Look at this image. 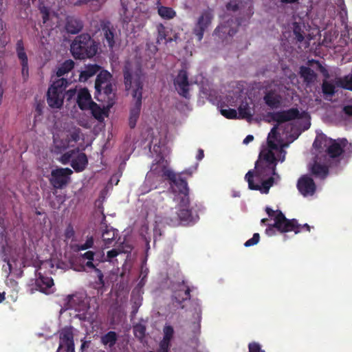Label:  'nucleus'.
<instances>
[{
    "label": "nucleus",
    "instance_id": "8",
    "mask_svg": "<svg viewBox=\"0 0 352 352\" xmlns=\"http://www.w3.org/2000/svg\"><path fill=\"white\" fill-rule=\"evenodd\" d=\"M179 209L178 212H177V215L174 218L170 219V222L173 226L179 225L182 222H193L197 219H198V215L197 213H194L191 209L189 208L190 207V201L188 200V204H186L185 206L184 205V203H182V201H180L179 203Z\"/></svg>",
    "mask_w": 352,
    "mask_h": 352
},
{
    "label": "nucleus",
    "instance_id": "47",
    "mask_svg": "<svg viewBox=\"0 0 352 352\" xmlns=\"http://www.w3.org/2000/svg\"><path fill=\"white\" fill-rule=\"evenodd\" d=\"M248 352H265L261 349V345L255 342H250L248 344Z\"/></svg>",
    "mask_w": 352,
    "mask_h": 352
},
{
    "label": "nucleus",
    "instance_id": "1",
    "mask_svg": "<svg viewBox=\"0 0 352 352\" xmlns=\"http://www.w3.org/2000/svg\"><path fill=\"white\" fill-rule=\"evenodd\" d=\"M277 158L271 150L260 152L255 162L254 170H250L245 176L248 188L267 194L274 184V175H276Z\"/></svg>",
    "mask_w": 352,
    "mask_h": 352
},
{
    "label": "nucleus",
    "instance_id": "20",
    "mask_svg": "<svg viewBox=\"0 0 352 352\" xmlns=\"http://www.w3.org/2000/svg\"><path fill=\"white\" fill-rule=\"evenodd\" d=\"M311 173L317 178L324 179L329 174V166L321 164L317 160L314 161L310 168Z\"/></svg>",
    "mask_w": 352,
    "mask_h": 352
},
{
    "label": "nucleus",
    "instance_id": "28",
    "mask_svg": "<svg viewBox=\"0 0 352 352\" xmlns=\"http://www.w3.org/2000/svg\"><path fill=\"white\" fill-rule=\"evenodd\" d=\"M16 52L21 65L28 63V56L25 52L23 42L21 39L17 41L16 45Z\"/></svg>",
    "mask_w": 352,
    "mask_h": 352
},
{
    "label": "nucleus",
    "instance_id": "34",
    "mask_svg": "<svg viewBox=\"0 0 352 352\" xmlns=\"http://www.w3.org/2000/svg\"><path fill=\"white\" fill-rule=\"evenodd\" d=\"M88 109L91 110L92 116L96 120H98V121H101L103 120V110L96 102H91L89 104Z\"/></svg>",
    "mask_w": 352,
    "mask_h": 352
},
{
    "label": "nucleus",
    "instance_id": "39",
    "mask_svg": "<svg viewBox=\"0 0 352 352\" xmlns=\"http://www.w3.org/2000/svg\"><path fill=\"white\" fill-rule=\"evenodd\" d=\"M157 43H160L161 42L165 41L167 42L166 40V30L164 25L162 23H160L157 25Z\"/></svg>",
    "mask_w": 352,
    "mask_h": 352
},
{
    "label": "nucleus",
    "instance_id": "52",
    "mask_svg": "<svg viewBox=\"0 0 352 352\" xmlns=\"http://www.w3.org/2000/svg\"><path fill=\"white\" fill-rule=\"evenodd\" d=\"M121 253L129 254L131 253L133 248L131 245L128 244L122 243L119 245Z\"/></svg>",
    "mask_w": 352,
    "mask_h": 352
},
{
    "label": "nucleus",
    "instance_id": "59",
    "mask_svg": "<svg viewBox=\"0 0 352 352\" xmlns=\"http://www.w3.org/2000/svg\"><path fill=\"white\" fill-rule=\"evenodd\" d=\"M89 3H96L95 6H97V10H100V8L107 2V0H89Z\"/></svg>",
    "mask_w": 352,
    "mask_h": 352
},
{
    "label": "nucleus",
    "instance_id": "29",
    "mask_svg": "<svg viewBox=\"0 0 352 352\" xmlns=\"http://www.w3.org/2000/svg\"><path fill=\"white\" fill-rule=\"evenodd\" d=\"M118 340L117 333L115 331H110L101 337V342L104 345H109V347L113 346Z\"/></svg>",
    "mask_w": 352,
    "mask_h": 352
},
{
    "label": "nucleus",
    "instance_id": "62",
    "mask_svg": "<svg viewBox=\"0 0 352 352\" xmlns=\"http://www.w3.org/2000/svg\"><path fill=\"white\" fill-rule=\"evenodd\" d=\"M285 155H286V151L283 150V148L280 149L279 154H278V161L283 162L285 160ZM278 161V159H277Z\"/></svg>",
    "mask_w": 352,
    "mask_h": 352
},
{
    "label": "nucleus",
    "instance_id": "64",
    "mask_svg": "<svg viewBox=\"0 0 352 352\" xmlns=\"http://www.w3.org/2000/svg\"><path fill=\"white\" fill-rule=\"evenodd\" d=\"M85 245L88 247V248H91L94 245V239L92 236L88 237L85 241Z\"/></svg>",
    "mask_w": 352,
    "mask_h": 352
},
{
    "label": "nucleus",
    "instance_id": "27",
    "mask_svg": "<svg viewBox=\"0 0 352 352\" xmlns=\"http://www.w3.org/2000/svg\"><path fill=\"white\" fill-rule=\"evenodd\" d=\"M100 69V66L96 64H91L86 66L85 69L80 74V79L87 80L94 76Z\"/></svg>",
    "mask_w": 352,
    "mask_h": 352
},
{
    "label": "nucleus",
    "instance_id": "5",
    "mask_svg": "<svg viewBox=\"0 0 352 352\" xmlns=\"http://www.w3.org/2000/svg\"><path fill=\"white\" fill-rule=\"evenodd\" d=\"M274 223L269 224L265 229V234L272 236L276 234V231L280 233H285L294 231L295 234L299 233L298 228V221L296 219H287L285 214L278 211L274 219Z\"/></svg>",
    "mask_w": 352,
    "mask_h": 352
},
{
    "label": "nucleus",
    "instance_id": "18",
    "mask_svg": "<svg viewBox=\"0 0 352 352\" xmlns=\"http://www.w3.org/2000/svg\"><path fill=\"white\" fill-rule=\"evenodd\" d=\"M102 32L104 33V40L110 49H113L116 41V30L111 25L110 22L105 23L102 27Z\"/></svg>",
    "mask_w": 352,
    "mask_h": 352
},
{
    "label": "nucleus",
    "instance_id": "51",
    "mask_svg": "<svg viewBox=\"0 0 352 352\" xmlns=\"http://www.w3.org/2000/svg\"><path fill=\"white\" fill-rule=\"evenodd\" d=\"M228 10L236 12L239 9V3L236 1H230L226 4Z\"/></svg>",
    "mask_w": 352,
    "mask_h": 352
},
{
    "label": "nucleus",
    "instance_id": "36",
    "mask_svg": "<svg viewBox=\"0 0 352 352\" xmlns=\"http://www.w3.org/2000/svg\"><path fill=\"white\" fill-rule=\"evenodd\" d=\"M67 80L65 78H60L56 81L54 82L53 84L49 88H54L53 91H57L60 94H64L65 88L67 85Z\"/></svg>",
    "mask_w": 352,
    "mask_h": 352
},
{
    "label": "nucleus",
    "instance_id": "44",
    "mask_svg": "<svg viewBox=\"0 0 352 352\" xmlns=\"http://www.w3.org/2000/svg\"><path fill=\"white\" fill-rule=\"evenodd\" d=\"M74 151H69L68 152L63 154L60 158V162L63 164H68L70 161H72V158L73 157Z\"/></svg>",
    "mask_w": 352,
    "mask_h": 352
},
{
    "label": "nucleus",
    "instance_id": "10",
    "mask_svg": "<svg viewBox=\"0 0 352 352\" xmlns=\"http://www.w3.org/2000/svg\"><path fill=\"white\" fill-rule=\"evenodd\" d=\"M270 116L272 120L278 124L285 123L301 118L300 113L297 108H291L287 110L271 113Z\"/></svg>",
    "mask_w": 352,
    "mask_h": 352
},
{
    "label": "nucleus",
    "instance_id": "50",
    "mask_svg": "<svg viewBox=\"0 0 352 352\" xmlns=\"http://www.w3.org/2000/svg\"><path fill=\"white\" fill-rule=\"evenodd\" d=\"M170 346V341L162 339L160 342V351H168Z\"/></svg>",
    "mask_w": 352,
    "mask_h": 352
},
{
    "label": "nucleus",
    "instance_id": "55",
    "mask_svg": "<svg viewBox=\"0 0 352 352\" xmlns=\"http://www.w3.org/2000/svg\"><path fill=\"white\" fill-rule=\"evenodd\" d=\"M95 252L93 251H87L85 253L81 254L83 258L87 259L88 261H94Z\"/></svg>",
    "mask_w": 352,
    "mask_h": 352
},
{
    "label": "nucleus",
    "instance_id": "13",
    "mask_svg": "<svg viewBox=\"0 0 352 352\" xmlns=\"http://www.w3.org/2000/svg\"><path fill=\"white\" fill-rule=\"evenodd\" d=\"M297 188L299 192L305 197L313 195L316 190L314 179L307 175L300 177L297 183Z\"/></svg>",
    "mask_w": 352,
    "mask_h": 352
},
{
    "label": "nucleus",
    "instance_id": "22",
    "mask_svg": "<svg viewBox=\"0 0 352 352\" xmlns=\"http://www.w3.org/2000/svg\"><path fill=\"white\" fill-rule=\"evenodd\" d=\"M70 164L76 172H82L88 164V159L86 154L84 153H78L75 158L72 160Z\"/></svg>",
    "mask_w": 352,
    "mask_h": 352
},
{
    "label": "nucleus",
    "instance_id": "32",
    "mask_svg": "<svg viewBox=\"0 0 352 352\" xmlns=\"http://www.w3.org/2000/svg\"><path fill=\"white\" fill-rule=\"evenodd\" d=\"M278 125H275L272 129H271L270 133L268 134L267 138V145L269 147L268 150H276L278 149V145L276 144L275 141L272 139H276L278 135Z\"/></svg>",
    "mask_w": 352,
    "mask_h": 352
},
{
    "label": "nucleus",
    "instance_id": "14",
    "mask_svg": "<svg viewBox=\"0 0 352 352\" xmlns=\"http://www.w3.org/2000/svg\"><path fill=\"white\" fill-rule=\"evenodd\" d=\"M64 346L66 352H75L74 334L70 329H64L60 333V343L56 352H59Z\"/></svg>",
    "mask_w": 352,
    "mask_h": 352
},
{
    "label": "nucleus",
    "instance_id": "61",
    "mask_svg": "<svg viewBox=\"0 0 352 352\" xmlns=\"http://www.w3.org/2000/svg\"><path fill=\"white\" fill-rule=\"evenodd\" d=\"M5 220L3 218L0 217V235L3 236L6 232Z\"/></svg>",
    "mask_w": 352,
    "mask_h": 352
},
{
    "label": "nucleus",
    "instance_id": "33",
    "mask_svg": "<svg viewBox=\"0 0 352 352\" xmlns=\"http://www.w3.org/2000/svg\"><path fill=\"white\" fill-rule=\"evenodd\" d=\"M239 118L242 119L251 120L252 113L251 112L249 104L247 102L242 103L239 107Z\"/></svg>",
    "mask_w": 352,
    "mask_h": 352
},
{
    "label": "nucleus",
    "instance_id": "54",
    "mask_svg": "<svg viewBox=\"0 0 352 352\" xmlns=\"http://www.w3.org/2000/svg\"><path fill=\"white\" fill-rule=\"evenodd\" d=\"M21 74L23 79L26 80L29 76V67L28 63L21 65Z\"/></svg>",
    "mask_w": 352,
    "mask_h": 352
},
{
    "label": "nucleus",
    "instance_id": "37",
    "mask_svg": "<svg viewBox=\"0 0 352 352\" xmlns=\"http://www.w3.org/2000/svg\"><path fill=\"white\" fill-rule=\"evenodd\" d=\"M335 89L336 87L334 85L326 80H323L322 84V91L324 95L331 96H333L336 92Z\"/></svg>",
    "mask_w": 352,
    "mask_h": 352
},
{
    "label": "nucleus",
    "instance_id": "60",
    "mask_svg": "<svg viewBox=\"0 0 352 352\" xmlns=\"http://www.w3.org/2000/svg\"><path fill=\"white\" fill-rule=\"evenodd\" d=\"M279 210H272L271 208L270 207H266L265 208V212L267 214V215L269 216V217H275V216L276 215L277 212H278Z\"/></svg>",
    "mask_w": 352,
    "mask_h": 352
},
{
    "label": "nucleus",
    "instance_id": "41",
    "mask_svg": "<svg viewBox=\"0 0 352 352\" xmlns=\"http://www.w3.org/2000/svg\"><path fill=\"white\" fill-rule=\"evenodd\" d=\"M163 339L171 341L173 338L174 329L171 325L166 324L163 328Z\"/></svg>",
    "mask_w": 352,
    "mask_h": 352
},
{
    "label": "nucleus",
    "instance_id": "31",
    "mask_svg": "<svg viewBox=\"0 0 352 352\" xmlns=\"http://www.w3.org/2000/svg\"><path fill=\"white\" fill-rule=\"evenodd\" d=\"M74 67V62L71 59L66 60L58 68L56 75L58 77H61L70 72Z\"/></svg>",
    "mask_w": 352,
    "mask_h": 352
},
{
    "label": "nucleus",
    "instance_id": "35",
    "mask_svg": "<svg viewBox=\"0 0 352 352\" xmlns=\"http://www.w3.org/2000/svg\"><path fill=\"white\" fill-rule=\"evenodd\" d=\"M114 96L113 94V85L111 82L104 85L101 87V96L99 95L100 98H102V101L107 97L108 99H111Z\"/></svg>",
    "mask_w": 352,
    "mask_h": 352
},
{
    "label": "nucleus",
    "instance_id": "15",
    "mask_svg": "<svg viewBox=\"0 0 352 352\" xmlns=\"http://www.w3.org/2000/svg\"><path fill=\"white\" fill-rule=\"evenodd\" d=\"M112 75L107 71H101L97 76L95 82V98L98 101H102V98H99L101 96V87L102 85L111 82Z\"/></svg>",
    "mask_w": 352,
    "mask_h": 352
},
{
    "label": "nucleus",
    "instance_id": "45",
    "mask_svg": "<svg viewBox=\"0 0 352 352\" xmlns=\"http://www.w3.org/2000/svg\"><path fill=\"white\" fill-rule=\"evenodd\" d=\"M260 240V235L258 233H254L253 236L248 239L245 243L244 245L245 247H250L258 243Z\"/></svg>",
    "mask_w": 352,
    "mask_h": 352
},
{
    "label": "nucleus",
    "instance_id": "12",
    "mask_svg": "<svg viewBox=\"0 0 352 352\" xmlns=\"http://www.w3.org/2000/svg\"><path fill=\"white\" fill-rule=\"evenodd\" d=\"M105 221V217L104 216L101 223L102 239L104 248H109L113 245L115 239L118 234V230L107 226L104 223Z\"/></svg>",
    "mask_w": 352,
    "mask_h": 352
},
{
    "label": "nucleus",
    "instance_id": "53",
    "mask_svg": "<svg viewBox=\"0 0 352 352\" xmlns=\"http://www.w3.org/2000/svg\"><path fill=\"white\" fill-rule=\"evenodd\" d=\"M148 230V224L144 223V225H142V228H141V234L144 237V240L146 241V243L148 245V243L151 241V238L150 237L147 238L146 236V234H144V232H145V233L147 234Z\"/></svg>",
    "mask_w": 352,
    "mask_h": 352
},
{
    "label": "nucleus",
    "instance_id": "11",
    "mask_svg": "<svg viewBox=\"0 0 352 352\" xmlns=\"http://www.w3.org/2000/svg\"><path fill=\"white\" fill-rule=\"evenodd\" d=\"M190 298V289L186 285L184 280L177 284V289L173 292V299L175 302L179 305L181 309L184 308L182 303Z\"/></svg>",
    "mask_w": 352,
    "mask_h": 352
},
{
    "label": "nucleus",
    "instance_id": "24",
    "mask_svg": "<svg viewBox=\"0 0 352 352\" xmlns=\"http://www.w3.org/2000/svg\"><path fill=\"white\" fill-rule=\"evenodd\" d=\"M54 285V280L52 277L45 276L41 273L38 274L36 279V286L42 292H45Z\"/></svg>",
    "mask_w": 352,
    "mask_h": 352
},
{
    "label": "nucleus",
    "instance_id": "30",
    "mask_svg": "<svg viewBox=\"0 0 352 352\" xmlns=\"http://www.w3.org/2000/svg\"><path fill=\"white\" fill-rule=\"evenodd\" d=\"M336 85L338 87L352 91V74L338 78L336 80Z\"/></svg>",
    "mask_w": 352,
    "mask_h": 352
},
{
    "label": "nucleus",
    "instance_id": "23",
    "mask_svg": "<svg viewBox=\"0 0 352 352\" xmlns=\"http://www.w3.org/2000/svg\"><path fill=\"white\" fill-rule=\"evenodd\" d=\"M263 100L265 103L271 109L278 108L281 103V96L272 90L265 94Z\"/></svg>",
    "mask_w": 352,
    "mask_h": 352
},
{
    "label": "nucleus",
    "instance_id": "4",
    "mask_svg": "<svg viewBox=\"0 0 352 352\" xmlns=\"http://www.w3.org/2000/svg\"><path fill=\"white\" fill-rule=\"evenodd\" d=\"M98 51V45L88 33L76 36L70 45V52L75 59L83 60L94 57Z\"/></svg>",
    "mask_w": 352,
    "mask_h": 352
},
{
    "label": "nucleus",
    "instance_id": "16",
    "mask_svg": "<svg viewBox=\"0 0 352 352\" xmlns=\"http://www.w3.org/2000/svg\"><path fill=\"white\" fill-rule=\"evenodd\" d=\"M84 27L82 21L74 16H68L65 21V30L71 34L79 33Z\"/></svg>",
    "mask_w": 352,
    "mask_h": 352
},
{
    "label": "nucleus",
    "instance_id": "58",
    "mask_svg": "<svg viewBox=\"0 0 352 352\" xmlns=\"http://www.w3.org/2000/svg\"><path fill=\"white\" fill-rule=\"evenodd\" d=\"M342 111L344 112V113L346 116H347L349 117H351L352 116V104L344 106L342 109Z\"/></svg>",
    "mask_w": 352,
    "mask_h": 352
},
{
    "label": "nucleus",
    "instance_id": "17",
    "mask_svg": "<svg viewBox=\"0 0 352 352\" xmlns=\"http://www.w3.org/2000/svg\"><path fill=\"white\" fill-rule=\"evenodd\" d=\"M54 88H49L47 94V102L52 108L59 109L63 104L64 94L53 91Z\"/></svg>",
    "mask_w": 352,
    "mask_h": 352
},
{
    "label": "nucleus",
    "instance_id": "2",
    "mask_svg": "<svg viewBox=\"0 0 352 352\" xmlns=\"http://www.w3.org/2000/svg\"><path fill=\"white\" fill-rule=\"evenodd\" d=\"M124 80L126 90L131 91L133 98L135 100L130 109L129 124L131 129H134L139 119L142 100V90L144 76L140 68L135 72L125 66L124 69Z\"/></svg>",
    "mask_w": 352,
    "mask_h": 352
},
{
    "label": "nucleus",
    "instance_id": "40",
    "mask_svg": "<svg viewBox=\"0 0 352 352\" xmlns=\"http://www.w3.org/2000/svg\"><path fill=\"white\" fill-rule=\"evenodd\" d=\"M214 32L216 34H218L220 32H221L223 34H228L230 36H232L233 35L235 34V33L236 32V30L234 29H232V28H228V26L225 24V25H221L218 26L215 29Z\"/></svg>",
    "mask_w": 352,
    "mask_h": 352
},
{
    "label": "nucleus",
    "instance_id": "46",
    "mask_svg": "<svg viewBox=\"0 0 352 352\" xmlns=\"http://www.w3.org/2000/svg\"><path fill=\"white\" fill-rule=\"evenodd\" d=\"M294 34L295 35V38L298 42L301 43L304 40L303 32L298 25H296L294 29Z\"/></svg>",
    "mask_w": 352,
    "mask_h": 352
},
{
    "label": "nucleus",
    "instance_id": "25",
    "mask_svg": "<svg viewBox=\"0 0 352 352\" xmlns=\"http://www.w3.org/2000/svg\"><path fill=\"white\" fill-rule=\"evenodd\" d=\"M300 75L303 78L307 85H309L314 82L316 80L317 75L315 72L309 67L301 66L300 67Z\"/></svg>",
    "mask_w": 352,
    "mask_h": 352
},
{
    "label": "nucleus",
    "instance_id": "57",
    "mask_svg": "<svg viewBox=\"0 0 352 352\" xmlns=\"http://www.w3.org/2000/svg\"><path fill=\"white\" fill-rule=\"evenodd\" d=\"M162 236V232L160 228H158V226L155 224L154 228H153V237H154V242L157 240V237H160Z\"/></svg>",
    "mask_w": 352,
    "mask_h": 352
},
{
    "label": "nucleus",
    "instance_id": "7",
    "mask_svg": "<svg viewBox=\"0 0 352 352\" xmlns=\"http://www.w3.org/2000/svg\"><path fill=\"white\" fill-rule=\"evenodd\" d=\"M73 171L69 168H57L51 172L50 184L56 189L64 188L70 180Z\"/></svg>",
    "mask_w": 352,
    "mask_h": 352
},
{
    "label": "nucleus",
    "instance_id": "9",
    "mask_svg": "<svg viewBox=\"0 0 352 352\" xmlns=\"http://www.w3.org/2000/svg\"><path fill=\"white\" fill-rule=\"evenodd\" d=\"M174 86L177 93L184 98L189 97L188 74L186 69H182L173 80Z\"/></svg>",
    "mask_w": 352,
    "mask_h": 352
},
{
    "label": "nucleus",
    "instance_id": "49",
    "mask_svg": "<svg viewBox=\"0 0 352 352\" xmlns=\"http://www.w3.org/2000/svg\"><path fill=\"white\" fill-rule=\"evenodd\" d=\"M98 280L96 283L98 285V287H102L104 285V275L100 269H96Z\"/></svg>",
    "mask_w": 352,
    "mask_h": 352
},
{
    "label": "nucleus",
    "instance_id": "6",
    "mask_svg": "<svg viewBox=\"0 0 352 352\" xmlns=\"http://www.w3.org/2000/svg\"><path fill=\"white\" fill-rule=\"evenodd\" d=\"M213 18V10L209 8L203 10L201 15L198 17L193 28V33L199 41L202 40L204 32L210 25Z\"/></svg>",
    "mask_w": 352,
    "mask_h": 352
},
{
    "label": "nucleus",
    "instance_id": "19",
    "mask_svg": "<svg viewBox=\"0 0 352 352\" xmlns=\"http://www.w3.org/2000/svg\"><path fill=\"white\" fill-rule=\"evenodd\" d=\"M174 186L177 188V190L181 195H183L184 197L182 198V203H184V205L186 206L187 204H188V192L189 189L188 187V183L186 179L178 177V179L173 184Z\"/></svg>",
    "mask_w": 352,
    "mask_h": 352
},
{
    "label": "nucleus",
    "instance_id": "38",
    "mask_svg": "<svg viewBox=\"0 0 352 352\" xmlns=\"http://www.w3.org/2000/svg\"><path fill=\"white\" fill-rule=\"evenodd\" d=\"M162 177L168 179L171 184H173L178 179L177 175L173 170L167 168L165 166L162 169Z\"/></svg>",
    "mask_w": 352,
    "mask_h": 352
},
{
    "label": "nucleus",
    "instance_id": "43",
    "mask_svg": "<svg viewBox=\"0 0 352 352\" xmlns=\"http://www.w3.org/2000/svg\"><path fill=\"white\" fill-rule=\"evenodd\" d=\"M120 254H121V252L119 247L118 248L112 249L107 252L106 261L109 262H113V258H115Z\"/></svg>",
    "mask_w": 352,
    "mask_h": 352
},
{
    "label": "nucleus",
    "instance_id": "26",
    "mask_svg": "<svg viewBox=\"0 0 352 352\" xmlns=\"http://www.w3.org/2000/svg\"><path fill=\"white\" fill-rule=\"evenodd\" d=\"M157 10L159 16L164 20H170L176 16V12L172 8L162 6L160 0L157 3Z\"/></svg>",
    "mask_w": 352,
    "mask_h": 352
},
{
    "label": "nucleus",
    "instance_id": "56",
    "mask_svg": "<svg viewBox=\"0 0 352 352\" xmlns=\"http://www.w3.org/2000/svg\"><path fill=\"white\" fill-rule=\"evenodd\" d=\"M76 94V90L75 89H70L65 92V96L68 100H72Z\"/></svg>",
    "mask_w": 352,
    "mask_h": 352
},
{
    "label": "nucleus",
    "instance_id": "3",
    "mask_svg": "<svg viewBox=\"0 0 352 352\" xmlns=\"http://www.w3.org/2000/svg\"><path fill=\"white\" fill-rule=\"evenodd\" d=\"M313 146L318 150L325 148L326 154L331 159L338 158L343 153L349 157L352 153V144L346 138L333 140L324 134L316 136Z\"/></svg>",
    "mask_w": 352,
    "mask_h": 352
},
{
    "label": "nucleus",
    "instance_id": "42",
    "mask_svg": "<svg viewBox=\"0 0 352 352\" xmlns=\"http://www.w3.org/2000/svg\"><path fill=\"white\" fill-rule=\"evenodd\" d=\"M221 113L228 119H235L237 118V112L234 109H221Z\"/></svg>",
    "mask_w": 352,
    "mask_h": 352
},
{
    "label": "nucleus",
    "instance_id": "48",
    "mask_svg": "<svg viewBox=\"0 0 352 352\" xmlns=\"http://www.w3.org/2000/svg\"><path fill=\"white\" fill-rule=\"evenodd\" d=\"M75 232L72 224H69L65 230V237L67 239H70L74 236Z\"/></svg>",
    "mask_w": 352,
    "mask_h": 352
},
{
    "label": "nucleus",
    "instance_id": "21",
    "mask_svg": "<svg viewBox=\"0 0 352 352\" xmlns=\"http://www.w3.org/2000/svg\"><path fill=\"white\" fill-rule=\"evenodd\" d=\"M93 102L87 89H81L77 95L76 102L82 110L87 109L89 104Z\"/></svg>",
    "mask_w": 352,
    "mask_h": 352
},
{
    "label": "nucleus",
    "instance_id": "63",
    "mask_svg": "<svg viewBox=\"0 0 352 352\" xmlns=\"http://www.w3.org/2000/svg\"><path fill=\"white\" fill-rule=\"evenodd\" d=\"M94 261H87L85 263V266L96 271V269L98 268L96 267V265L94 264Z\"/></svg>",
    "mask_w": 352,
    "mask_h": 352
}]
</instances>
